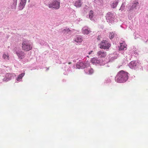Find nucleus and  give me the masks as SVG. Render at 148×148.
I'll use <instances>...</instances> for the list:
<instances>
[{"mask_svg":"<svg viewBox=\"0 0 148 148\" xmlns=\"http://www.w3.org/2000/svg\"><path fill=\"white\" fill-rule=\"evenodd\" d=\"M114 17L115 16L112 13L109 12L107 14L106 19L108 22H112L114 21Z\"/></svg>","mask_w":148,"mask_h":148,"instance_id":"5","label":"nucleus"},{"mask_svg":"<svg viewBox=\"0 0 148 148\" xmlns=\"http://www.w3.org/2000/svg\"><path fill=\"white\" fill-rule=\"evenodd\" d=\"M128 78V73L123 70L120 71L115 77L116 81L120 83L125 82Z\"/></svg>","mask_w":148,"mask_h":148,"instance_id":"1","label":"nucleus"},{"mask_svg":"<svg viewBox=\"0 0 148 148\" xmlns=\"http://www.w3.org/2000/svg\"><path fill=\"white\" fill-rule=\"evenodd\" d=\"M100 48L101 49H108L110 47V44L108 41L102 40L100 44Z\"/></svg>","mask_w":148,"mask_h":148,"instance_id":"3","label":"nucleus"},{"mask_svg":"<svg viewBox=\"0 0 148 148\" xmlns=\"http://www.w3.org/2000/svg\"><path fill=\"white\" fill-rule=\"evenodd\" d=\"M75 5L77 7H79L81 6L82 3L80 0H78L75 3Z\"/></svg>","mask_w":148,"mask_h":148,"instance_id":"16","label":"nucleus"},{"mask_svg":"<svg viewBox=\"0 0 148 148\" xmlns=\"http://www.w3.org/2000/svg\"><path fill=\"white\" fill-rule=\"evenodd\" d=\"M71 64V62H69L68 63V64Z\"/></svg>","mask_w":148,"mask_h":148,"instance_id":"26","label":"nucleus"},{"mask_svg":"<svg viewBox=\"0 0 148 148\" xmlns=\"http://www.w3.org/2000/svg\"><path fill=\"white\" fill-rule=\"evenodd\" d=\"M94 72V70L92 68H90L88 69L87 73L88 74L91 75Z\"/></svg>","mask_w":148,"mask_h":148,"instance_id":"18","label":"nucleus"},{"mask_svg":"<svg viewBox=\"0 0 148 148\" xmlns=\"http://www.w3.org/2000/svg\"><path fill=\"white\" fill-rule=\"evenodd\" d=\"M26 2V0H21L20 3L19 9L20 10H21L24 8Z\"/></svg>","mask_w":148,"mask_h":148,"instance_id":"9","label":"nucleus"},{"mask_svg":"<svg viewBox=\"0 0 148 148\" xmlns=\"http://www.w3.org/2000/svg\"><path fill=\"white\" fill-rule=\"evenodd\" d=\"M91 62L93 64L96 65L100 62V61L97 58H93L91 59Z\"/></svg>","mask_w":148,"mask_h":148,"instance_id":"11","label":"nucleus"},{"mask_svg":"<svg viewBox=\"0 0 148 148\" xmlns=\"http://www.w3.org/2000/svg\"><path fill=\"white\" fill-rule=\"evenodd\" d=\"M13 4L15 6H16V5L17 0H13Z\"/></svg>","mask_w":148,"mask_h":148,"instance_id":"23","label":"nucleus"},{"mask_svg":"<svg viewBox=\"0 0 148 148\" xmlns=\"http://www.w3.org/2000/svg\"><path fill=\"white\" fill-rule=\"evenodd\" d=\"M60 3L57 0H55L49 4V7L50 8H53L56 9H58L60 7Z\"/></svg>","mask_w":148,"mask_h":148,"instance_id":"4","label":"nucleus"},{"mask_svg":"<svg viewBox=\"0 0 148 148\" xmlns=\"http://www.w3.org/2000/svg\"><path fill=\"white\" fill-rule=\"evenodd\" d=\"M118 3V0L113 1L111 4V7L113 8H115L116 7Z\"/></svg>","mask_w":148,"mask_h":148,"instance_id":"15","label":"nucleus"},{"mask_svg":"<svg viewBox=\"0 0 148 148\" xmlns=\"http://www.w3.org/2000/svg\"><path fill=\"white\" fill-rule=\"evenodd\" d=\"M3 58L6 60H9L10 58L9 56L6 55L5 54L3 55Z\"/></svg>","mask_w":148,"mask_h":148,"instance_id":"19","label":"nucleus"},{"mask_svg":"<svg viewBox=\"0 0 148 148\" xmlns=\"http://www.w3.org/2000/svg\"><path fill=\"white\" fill-rule=\"evenodd\" d=\"M139 3L137 1H135L134 3H133L132 5L130 7V10L131 11L133 10L134 8L138 5Z\"/></svg>","mask_w":148,"mask_h":148,"instance_id":"12","label":"nucleus"},{"mask_svg":"<svg viewBox=\"0 0 148 148\" xmlns=\"http://www.w3.org/2000/svg\"><path fill=\"white\" fill-rule=\"evenodd\" d=\"M94 12L93 11L90 10L89 13V18L91 19H92L93 17Z\"/></svg>","mask_w":148,"mask_h":148,"instance_id":"20","label":"nucleus"},{"mask_svg":"<svg viewBox=\"0 0 148 148\" xmlns=\"http://www.w3.org/2000/svg\"><path fill=\"white\" fill-rule=\"evenodd\" d=\"M76 67L78 69H82L86 67L85 64L82 62H79L77 63Z\"/></svg>","mask_w":148,"mask_h":148,"instance_id":"7","label":"nucleus"},{"mask_svg":"<svg viewBox=\"0 0 148 148\" xmlns=\"http://www.w3.org/2000/svg\"><path fill=\"white\" fill-rule=\"evenodd\" d=\"M127 45H126L124 43H122L121 44V46L120 48V50H124L125 48L126 47Z\"/></svg>","mask_w":148,"mask_h":148,"instance_id":"17","label":"nucleus"},{"mask_svg":"<svg viewBox=\"0 0 148 148\" xmlns=\"http://www.w3.org/2000/svg\"><path fill=\"white\" fill-rule=\"evenodd\" d=\"M83 40L82 37L80 36L76 37L75 39V41L78 43H81Z\"/></svg>","mask_w":148,"mask_h":148,"instance_id":"13","label":"nucleus"},{"mask_svg":"<svg viewBox=\"0 0 148 148\" xmlns=\"http://www.w3.org/2000/svg\"><path fill=\"white\" fill-rule=\"evenodd\" d=\"M93 51H90V52H89V54L90 55V54H91V53Z\"/></svg>","mask_w":148,"mask_h":148,"instance_id":"25","label":"nucleus"},{"mask_svg":"<svg viewBox=\"0 0 148 148\" xmlns=\"http://www.w3.org/2000/svg\"><path fill=\"white\" fill-rule=\"evenodd\" d=\"M109 36L110 39H111L114 37V34L113 32H110L109 33Z\"/></svg>","mask_w":148,"mask_h":148,"instance_id":"21","label":"nucleus"},{"mask_svg":"<svg viewBox=\"0 0 148 148\" xmlns=\"http://www.w3.org/2000/svg\"><path fill=\"white\" fill-rule=\"evenodd\" d=\"M139 64L138 62H136L134 61H131L129 64V66L131 69L135 68L136 66Z\"/></svg>","mask_w":148,"mask_h":148,"instance_id":"8","label":"nucleus"},{"mask_svg":"<svg viewBox=\"0 0 148 148\" xmlns=\"http://www.w3.org/2000/svg\"><path fill=\"white\" fill-rule=\"evenodd\" d=\"M25 74V73H21L20 75L18 76L17 79V80L18 81L20 79H22V78L23 77L24 75Z\"/></svg>","mask_w":148,"mask_h":148,"instance_id":"22","label":"nucleus"},{"mask_svg":"<svg viewBox=\"0 0 148 148\" xmlns=\"http://www.w3.org/2000/svg\"><path fill=\"white\" fill-rule=\"evenodd\" d=\"M97 54L99 57L101 58H104L107 55L106 52L103 51H99Z\"/></svg>","mask_w":148,"mask_h":148,"instance_id":"6","label":"nucleus"},{"mask_svg":"<svg viewBox=\"0 0 148 148\" xmlns=\"http://www.w3.org/2000/svg\"><path fill=\"white\" fill-rule=\"evenodd\" d=\"M16 54L20 59H22L24 58L25 53L23 51H21L19 52H16Z\"/></svg>","mask_w":148,"mask_h":148,"instance_id":"10","label":"nucleus"},{"mask_svg":"<svg viewBox=\"0 0 148 148\" xmlns=\"http://www.w3.org/2000/svg\"><path fill=\"white\" fill-rule=\"evenodd\" d=\"M22 49L26 51L31 50L32 49V44L28 40H23L22 43Z\"/></svg>","mask_w":148,"mask_h":148,"instance_id":"2","label":"nucleus"},{"mask_svg":"<svg viewBox=\"0 0 148 148\" xmlns=\"http://www.w3.org/2000/svg\"><path fill=\"white\" fill-rule=\"evenodd\" d=\"M82 32L84 34L87 35L90 34L91 32V31L88 29L84 27L82 29Z\"/></svg>","mask_w":148,"mask_h":148,"instance_id":"14","label":"nucleus"},{"mask_svg":"<svg viewBox=\"0 0 148 148\" xmlns=\"http://www.w3.org/2000/svg\"><path fill=\"white\" fill-rule=\"evenodd\" d=\"M70 31V30H69V29L68 28L66 29H64V30H63V32H69Z\"/></svg>","mask_w":148,"mask_h":148,"instance_id":"24","label":"nucleus"}]
</instances>
